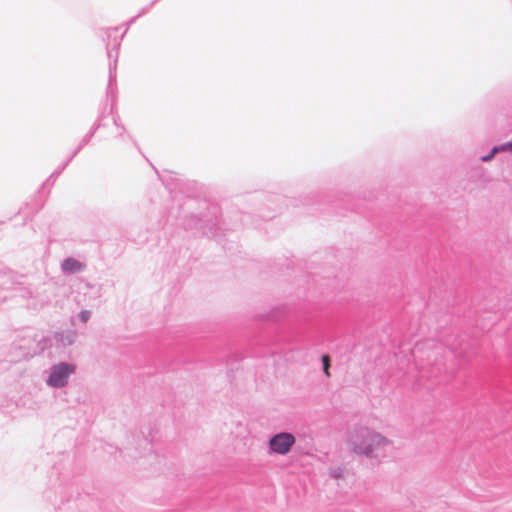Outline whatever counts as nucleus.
Returning a JSON list of instances; mask_svg holds the SVG:
<instances>
[{
	"label": "nucleus",
	"instance_id": "nucleus-1",
	"mask_svg": "<svg viewBox=\"0 0 512 512\" xmlns=\"http://www.w3.org/2000/svg\"><path fill=\"white\" fill-rule=\"evenodd\" d=\"M386 439L378 433L364 431L359 433L354 440L355 452L363 455L373 454L377 448L384 445Z\"/></svg>",
	"mask_w": 512,
	"mask_h": 512
},
{
	"label": "nucleus",
	"instance_id": "nucleus-2",
	"mask_svg": "<svg viewBox=\"0 0 512 512\" xmlns=\"http://www.w3.org/2000/svg\"><path fill=\"white\" fill-rule=\"evenodd\" d=\"M75 371V366L66 363H61L54 367L47 383L53 387H63L68 379V376Z\"/></svg>",
	"mask_w": 512,
	"mask_h": 512
},
{
	"label": "nucleus",
	"instance_id": "nucleus-3",
	"mask_svg": "<svg viewBox=\"0 0 512 512\" xmlns=\"http://www.w3.org/2000/svg\"><path fill=\"white\" fill-rule=\"evenodd\" d=\"M294 443L295 438L292 434L279 433L270 439L269 446L274 453L286 454Z\"/></svg>",
	"mask_w": 512,
	"mask_h": 512
},
{
	"label": "nucleus",
	"instance_id": "nucleus-4",
	"mask_svg": "<svg viewBox=\"0 0 512 512\" xmlns=\"http://www.w3.org/2000/svg\"><path fill=\"white\" fill-rule=\"evenodd\" d=\"M62 268L65 270V271H68V272H72V273H75V272H79L81 271L84 266L81 262H79L78 260L76 259H73V258H68L66 259L63 264H62Z\"/></svg>",
	"mask_w": 512,
	"mask_h": 512
},
{
	"label": "nucleus",
	"instance_id": "nucleus-5",
	"mask_svg": "<svg viewBox=\"0 0 512 512\" xmlns=\"http://www.w3.org/2000/svg\"><path fill=\"white\" fill-rule=\"evenodd\" d=\"M322 362H323V370H324V373H325L327 376H330V372H329L330 359H329V356H328V355H323V356H322Z\"/></svg>",
	"mask_w": 512,
	"mask_h": 512
},
{
	"label": "nucleus",
	"instance_id": "nucleus-6",
	"mask_svg": "<svg viewBox=\"0 0 512 512\" xmlns=\"http://www.w3.org/2000/svg\"><path fill=\"white\" fill-rule=\"evenodd\" d=\"M498 151H499V148H497V147L493 148L492 152H491L489 155L484 156V157L482 158V160H483V161H489V160H491V159L493 158V156L495 155V153H496V152H498Z\"/></svg>",
	"mask_w": 512,
	"mask_h": 512
},
{
	"label": "nucleus",
	"instance_id": "nucleus-7",
	"mask_svg": "<svg viewBox=\"0 0 512 512\" xmlns=\"http://www.w3.org/2000/svg\"><path fill=\"white\" fill-rule=\"evenodd\" d=\"M81 317H82L83 321H87V319H88V313H87V312H82V313H81Z\"/></svg>",
	"mask_w": 512,
	"mask_h": 512
},
{
	"label": "nucleus",
	"instance_id": "nucleus-8",
	"mask_svg": "<svg viewBox=\"0 0 512 512\" xmlns=\"http://www.w3.org/2000/svg\"><path fill=\"white\" fill-rule=\"evenodd\" d=\"M507 148L512 149V144L505 145L501 149L504 150V149H507Z\"/></svg>",
	"mask_w": 512,
	"mask_h": 512
}]
</instances>
